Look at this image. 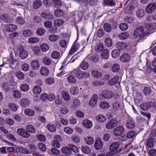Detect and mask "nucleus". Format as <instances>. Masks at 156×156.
I'll return each instance as SVG.
<instances>
[{
	"label": "nucleus",
	"instance_id": "nucleus-1",
	"mask_svg": "<svg viewBox=\"0 0 156 156\" xmlns=\"http://www.w3.org/2000/svg\"><path fill=\"white\" fill-rule=\"evenodd\" d=\"M148 32L145 31L144 28L142 26H140L136 28L135 30L133 35L134 38L139 37L142 38L146 36Z\"/></svg>",
	"mask_w": 156,
	"mask_h": 156
},
{
	"label": "nucleus",
	"instance_id": "nucleus-2",
	"mask_svg": "<svg viewBox=\"0 0 156 156\" xmlns=\"http://www.w3.org/2000/svg\"><path fill=\"white\" fill-rule=\"evenodd\" d=\"M73 72L75 76L79 79H81L83 77H87L90 76L89 73L83 72L79 69H76Z\"/></svg>",
	"mask_w": 156,
	"mask_h": 156
},
{
	"label": "nucleus",
	"instance_id": "nucleus-3",
	"mask_svg": "<svg viewBox=\"0 0 156 156\" xmlns=\"http://www.w3.org/2000/svg\"><path fill=\"white\" fill-rule=\"evenodd\" d=\"M124 131V127L122 126H119L114 129L113 133L115 136H119L123 134Z\"/></svg>",
	"mask_w": 156,
	"mask_h": 156
},
{
	"label": "nucleus",
	"instance_id": "nucleus-4",
	"mask_svg": "<svg viewBox=\"0 0 156 156\" xmlns=\"http://www.w3.org/2000/svg\"><path fill=\"white\" fill-rule=\"evenodd\" d=\"M101 96L105 99H110L113 97L114 95L112 91L107 90L102 92Z\"/></svg>",
	"mask_w": 156,
	"mask_h": 156
},
{
	"label": "nucleus",
	"instance_id": "nucleus-5",
	"mask_svg": "<svg viewBox=\"0 0 156 156\" xmlns=\"http://www.w3.org/2000/svg\"><path fill=\"white\" fill-rule=\"evenodd\" d=\"M135 121L130 117H129L126 120V127L128 129H133L135 126Z\"/></svg>",
	"mask_w": 156,
	"mask_h": 156
},
{
	"label": "nucleus",
	"instance_id": "nucleus-6",
	"mask_svg": "<svg viewBox=\"0 0 156 156\" xmlns=\"http://www.w3.org/2000/svg\"><path fill=\"white\" fill-rule=\"evenodd\" d=\"M19 56L21 59H24L27 57L28 56V52L22 46H19Z\"/></svg>",
	"mask_w": 156,
	"mask_h": 156
},
{
	"label": "nucleus",
	"instance_id": "nucleus-7",
	"mask_svg": "<svg viewBox=\"0 0 156 156\" xmlns=\"http://www.w3.org/2000/svg\"><path fill=\"white\" fill-rule=\"evenodd\" d=\"M118 122L115 119H112L107 122L105 125V127L107 129H111L117 125Z\"/></svg>",
	"mask_w": 156,
	"mask_h": 156
},
{
	"label": "nucleus",
	"instance_id": "nucleus-8",
	"mask_svg": "<svg viewBox=\"0 0 156 156\" xmlns=\"http://www.w3.org/2000/svg\"><path fill=\"white\" fill-rule=\"evenodd\" d=\"M98 100V96L96 94H94L90 100L89 104L91 107H94L97 104Z\"/></svg>",
	"mask_w": 156,
	"mask_h": 156
},
{
	"label": "nucleus",
	"instance_id": "nucleus-9",
	"mask_svg": "<svg viewBox=\"0 0 156 156\" xmlns=\"http://www.w3.org/2000/svg\"><path fill=\"white\" fill-rule=\"evenodd\" d=\"M143 97V95L141 92L136 93L134 98V101L135 103L139 104L142 102Z\"/></svg>",
	"mask_w": 156,
	"mask_h": 156
},
{
	"label": "nucleus",
	"instance_id": "nucleus-10",
	"mask_svg": "<svg viewBox=\"0 0 156 156\" xmlns=\"http://www.w3.org/2000/svg\"><path fill=\"white\" fill-rule=\"evenodd\" d=\"M103 144L100 138H96L94 144V147L96 150H100L102 148Z\"/></svg>",
	"mask_w": 156,
	"mask_h": 156
},
{
	"label": "nucleus",
	"instance_id": "nucleus-11",
	"mask_svg": "<svg viewBox=\"0 0 156 156\" xmlns=\"http://www.w3.org/2000/svg\"><path fill=\"white\" fill-rule=\"evenodd\" d=\"M156 8V5L154 3L149 4L146 7L145 10L147 13H150L153 12Z\"/></svg>",
	"mask_w": 156,
	"mask_h": 156
},
{
	"label": "nucleus",
	"instance_id": "nucleus-12",
	"mask_svg": "<svg viewBox=\"0 0 156 156\" xmlns=\"http://www.w3.org/2000/svg\"><path fill=\"white\" fill-rule=\"evenodd\" d=\"M80 46V45L79 43H76L75 42H74L69 51V55H73L79 49Z\"/></svg>",
	"mask_w": 156,
	"mask_h": 156
},
{
	"label": "nucleus",
	"instance_id": "nucleus-13",
	"mask_svg": "<svg viewBox=\"0 0 156 156\" xmlns=\"http://www.w3.org/2000/svg\"><path fill=\"white\" fill-rule=\"evenodd\" d=\"M84 127L86 129H90L93 126V124L91 121L88 119H84L82 122Z\"/></svg>",
	"mask_w": 156,
	"mask_h": 156
},
{
	"label": "nucleus",
	"instance_id": "nucleus-14",
	"mask_svg": "<svg viewBox=\"0 0 156 156\" xmlns=\"http://www.w3.org/2000/svg\"><path fill=\"white\" fill-rule=\"evenodd\" d=\"M130 58L129 55L127 53L122 54L120 57V61L124 62H127L130 60Z\"/></svg>",
	"mask_w": 156,
	"mask_h": 156
},
{
	"label": "nucleus",
	"instance_id": "nucleus-15",
	"mask_svg": "<svg viewBox=\"0 0 156 156\" xmlns=\"http://www.w3.org/2000/svg\"><path fill=\"white\" fill-rule=\"evenodd\" d=\"M20 104L22 107H27L30 105V102L27 98H23L20 100Z\"/></svg>",
	"mask_w": 156,
	"mask_h": 156
},
{
	"label": "nucleus",
	"instance_id": "nucleus-16",
	"mask_svg": "<svg viewBox=\"0 0 156 156\" xmlns=\"http://www.w3.org/2000/svg\"><path fill=\"white\" fill-rule=\"evenodd\" d=\"M153 103L152 102H146L140 105V108L143 110L149 109Z\"/></svg>",
	"mask_w": 156,
	"mask_h": 156
},
{
	"label": "nucleus",
	"instance_id": "nucleus-17",
	"mask_svg": "<svg viewBox=\"0 0 156 156\" xmlns=\"http://www.w3.org/2000/svg\"><path fill=\"white\" fill-rule=\"evenodd\" d=\"M73 105L71 107L72 109H74L79 108L81 105L80 101L76 98L73 99Z\"/></svg>",
	"mask_w": 156,
	"mask_h": 156
},
{
	"label": "nucleus",
	"instance_id": "nucleus-18",
	"mask_svg": "<svg viewBox=\"0 0 156 156\" xmlns=\"http://www.w3.org/2000/svg\"><path fill=\"white\" fill-rule=\"evenodd\" d=\"M3 62L5 64H8L9 65H13L16 62V60L12 57L4 58L3 60Z\"/></svg>",
	"mask_w": 156,
	"mask_h": 156
},
{
	"label": "nucleus",
	"instance_id": "nucleus-19",
	"mask_svg": "<svg viewBox=\"0 0 156 156\" xmlns=\"http://www.w3.org/2000/svg\"><path fill=\"white\" fill-rule=\"evenodd\" d=\"M116 46L119 51L123 50L126 48L127 44L125 42H119L117 44Z\"/></svg>",
	"mask_w": 156,
	"mask_h": 156
},
{
	"label": "nucleus",
	"instance_id": "nucleus-20",
	"mask_svg": "<svg viewBox=\"0 0 156 156\" xmlns=\"http://www.w3.org/2000/svg\"><path fill=\"white\" fill-rule=\"evenodd\" d=\"M41 16L42 18L48 20H52L54 18L53 16L51 14L44 12L41 13Z\"/></svg>",
	"mask_w": 156,
	"mask_h": 156
},
{
	"label": "nucleus",
	"instance_id": "nucleus-21",
	"mask_svg": "<svg viewBox=\"0 0 156 156\" xmlns=\"http://www.w3.org/2000/svg\"><path fill=\"white\" fill-rule=\"evenodd\" d=\"M31 66L34 70L38 69L40 67V64L38 61L37 60L33 61L31 62Z\"/></svg>",
	"mask_w": 156,
	"mask_h": 156
},
{
	"label": "nucleus",
	"instance_id": "nucleus-22",
	"mask_svg": "<svg viewBox=\"0 0 156 156\" xmlns=\"http://www.w3.org/2000/svg\"><path fill=\"white\" fill-rule=\"evenodd\" d=\"M5 28L7 31L12 32L16 30L17 29V26L14 24L6 25Z\"/></svg>",
	"mask_w": 156,
	"mask_h": 156
},
{
	"label": "nucleus",
	"instance_id": "nucleus-23",
	"mask_svg": "<svg viewBox=\"0 0 156 156\" xmlns=\"http://www.w3.org/2000/svg\"><path fill=\"white\" fill-rule=\"evenodd\" d=\"M145 27L148 30H156V23H146Z\"/></svg>",
	"mask_w": 156,
	"mask_h": 156
},
{
	"label": "nucleus",
	"instance_id": "nucleus-24",
	"mask_svg": "<svg viewBox=\"0 0 156 156\" xmlns=\"http://www.w3.org/2000/svg\"><path fill=\"white\" fill-rule=\"evenodd\" d=\"M89 66V63L83 60L80 64L79 67L83 70H85L87 69Z\"/></svg>",
	"mask_w": 156,
	"mask_h": 156
},
{
	"label": "nucleus",
	"instance_id": "nucleus-25",
	"mask_svg": "<svg viewBox=\"0 0 156 156\" xmlns=\"http://www.w3.org/2000/svg\"><path fill=\"white\" fill-rule=\"evenodd\" d=\"M42 91L41 87L38 86H34L32 89V91L34 94L36 95H38L41 93Z\"/></svg>",
	"mask_w": 156,
	"mask_h": 156
},
{
	"label": "nucleus",
	"instance_id": "nucleus-26",
	"mask_svg": "<svg viewBox=\"0 0 156 156\" xmlns=\"http://www.w3.org/2000/svg\"><path fill=\"white\" fill-rule=\"evenodd\" d=\"M40 73L42 76H47L49 73V71L47 68L42 67L40 69Z\"/></svg>",
	"mask_w": 156,
	"mask_h": 156
},
{
	"label": "nucleus",
	"instance_id": "nucleus-27",
	"mask_svg": "<svg viewBox=\"0 0 156 156\" xmlns=\"http://www.w3.org/2000/svg\"><path fill=\"white\" fill-rule=\"evenodd\" d=\"M100 107L102 109H107L110 107V105L108 102L103 101L100 102Z\"/></svg>",
	"mask_w": 156,
	"mask_h": 156
},
{
	"label": "nucleus",
	"instance_id": "nucleus-28",
	"mask_svg": "<svg viewBox=\"0 0 156 156\" xmlns=\"http://www.w3.org/2000/svg\"><path fill=\"white\" fill-rule=\"evenodd\" d=\"M96 120L101 122H103L105 121L106 118L104 115L102 114H99L96 117Z\"/></svg>",
	"mask_w": 156,
	"mask_h": 156
},
{
	"label": "nucleus",
	"instance_id": "nucleus-29",
	"mask_svg": "<svg viewBox=\"0 0 156 156\" xmlns=\"http://www.w3.org/2000/svg\"><path fill=\"white\" fill-rule=\"evenodd\" d=\"M8 107L10 110L14 112H16L19 108L16 105L13 103H9Z\"/></svg>",
	"mask_w": 156,
	"mask_h": 156
},
{
	"label": "nucleus",
	"instance_id": "nucleus-30",
	"mask_svg": "<svg viewBox=\"0 0 156 156\" xmlns=\"http://www.w3.org/2000/svg\"><path fill=\"white\" fill-rule=\"evenodd\" d=\"M70 94L73 95H77L79 92V89L76 87H73L70 89Z\"/></svg>",
	"mask_w": 156,
	"mask_h": 156
},
{
	"label": "nucleus",
	"instance_id": "nucleus-31",
	"mask_svg": "<svg viewBox=\"0 0 156 156\" xmlns=\"http://www.w3.org/2000/svg\"><path fill=\"white\" fill-rule=\"evenodd\" d=\"M42 3L40 0H36L33 3V6L35 9H37L41 7Z\"/></svg>",
	"mask_w": 156,
	"mask_h": 156
},
{
	"label": "nucleus",
	"instance_id": "nucleus-32",
	"mask_svg": "<svg viewBox=\"0 0 156 156\" xmlns=\"http://www.w3.org/2000/svg\"><path fill=\"white\" fill-rule=\"evenodd\" d=\"M119 147V144L118 143H115L112 144L109 147V150L110 151H114L117 149Z\"/></svg>",
	"mask_w": 156,
	"mask_h": 156
},
{
	"label": "nucleus",
	"instance_id": "nucleus-33",
	"mask_svg": "<svg viewBox=\"0 0 156 156\" xmlns=\"http://www.w3.org/2000/svg\"><path fill=\"white\" fill-rule=\"evenodd\" d=\"M109 51L107 49L104 50L101 54V57L103 59L108 58L109 56Z\"/></svg>",
	"mask_w": 156,
	"mask_h": 156
},
{
	"label": "nucleus",
	"instance_id": "nucleus-34",
	"mask_svg": "<svg viewBox=\"0 0 156 156\" xmlns=\"http://www.w3.org/2000/svg\"><path fill=\"white\" fill-rule=\"evenodd\" d=\"M67 80L69 83L73 84L76 82V79L73 75H68Z\"/></svg>",
	"mask_w": 156,
	"mask_h": 156
},
{
	"label": "nucleus",
	"instance_id": "nucleus-35",
	"mask_svg": "<svg viewBox=\"0 0 156 156\" xmlns=\"http://www.w3.org/2000/svg\"><path fill=\"white\" fill-rule=\"evenodd\" d=\"M91 75L93 77L98 78L101 77L102 73L97 70H93L91 72Z\"/></svg>",
	"mask_w": 156,
	"mask_h": 156
},
{
	"label": "nucleus",
	"instance_id": "nucleus-36",
	"mask_svg": "<svg viewBox=\"0 0 156 156\" xmlns=\"http://www.w3.org/2000/svg\"><path fill=\"white\" fill-rule=\"evenodd\" d=\"M119 77L118 76H116L111 79L108 82V84L110 85L115 84L119 80Z\"/></svg>",
	"mask_w": 156,
	"mask_h": 156
},
{
	"label": "nucleus",
	"instance_id": "nucleus-37",
	"mask_svg": "<svg viewBox=\"0 0 156 156\" xmlns=\"http://www.w3.org/2000/svg\"><path fill=\"white\" fill-rule=\"evenodd\" d=\"M85 141L87 144L90 145L93 144L94 141L93 137L89 136L85 138Z\"/></svg>",
	"mask_w": 156,
	"mask_h": 156
},
{
	"label": "nucleus",
	"instance_id": "nucleus-38",
	"mask_svg": "<svg viewBox=\"0 0 156 156\" xmlns=\"http://www.w3.org/2000/svg\"><path fill=\"white\" fill-rule=\"evenodd\" d=\"M20 90L24 92H26L28 91L30 89L29 85L27 83L22 84L20 86Z\"/></svg>",
	"mask_w": 156,
	"mask_h": 156
},
{
	"label": "nucleus",
	"instance_id": "nucleus-39",
	"mask_svg": "<svg viewBox=\"0 0 156 156\" xmlns=\"http://www.w3.org/2000/svg\"><path fill=\"white\" fill-rule=\"evenodd\" d=\"M21 96L20 91L18 90H13V91L12 96L15 99H19Z\"/></svg>",
	"mask_w": 156,
	"mask_h": 156
},
{
	"label": "nucleus",
	"instance_id": "nucleus-40",
	"mask_svg": "<svg viewBox=\"0 0 156 156\" xmlns=\"http://www.w3.org/2000/svg\"><path fill=\"white\" fill-rule=\"evenodd\" d=\"M61 151L64 154H69L71 153V150L70 147H64L62 148Z\"/></svg>",
	"mask_w": 156,
	"mask_h": 156
},
{
	"label": "nucleus",
	"instance_id": "nucleus-41",
	"mask_svg": "<svg viewBox=\"0 0 156 156\" xmlns=\"http://www.w3.org/2000/svg\"><path fill=\"white\" fill-rule=\"evenodd\" d=\"M129 36V34L127 32H124L119 34V37L121 40H125L128 38Z\"/></svg>",
	"mask_w": 156,
	"mask_h": 156
},
{
	"label": "nucleus",
	"instance_id": "nucleus-42",
	"mask_svg": "<svg viewBox=\"0 0 156 156\" xmlns=\"http://www.w3.org/2000/svg\"><path fill=\"white\" fill-rule=\"evenodd\" d=\"M62 94L63 99L66 101H68L70 100V97L69 94L66 91H63Z\"/></svg>",
	"mask_w": 156,
	"mask_h": 156
},
{
	"label": "nucleus",
	"instance_id": "nucleus-43",
	"mask_svg": "<svg viewBox=\"0 0 156 156\" xmlns=\"http://www.w3.org/2000/svg\"><path fill=\"white\" fill-rule=\"evenodd\" d=\"M0 19L5 23L11 22L10 20L9 19L8 16L6 14H2L0 16Z\"/></svg>",
	"mask_w": 156,
	"mask_h": 156
},
{
	"label": "nucleus",
	"instance_id": "nucleus-44",
	"mask_svg": "<svg viewBox=\"0 0 156 156\" xmlns=\"http://www.w3.org/2000/svg\"><path fill=\"white\" fill-rule=\"evenodd\" d=\"M64 23V20L62 19H58L54 21V24L56 27H59L62 25Z\"/></svg>",
	"mask_w": 156,
	"mask_h": 156
},
{
	"label": "nucleus",
	"instance_id": "nucleus-45",
	"mask_svg": "<svg viewBox=\"0 0 156 156\" xmlns=\"http://www.w3.org/2000/svg\"><path fill=\"white\" fill-rule=\"evenodd\" d=\"M104 3L105 5L111 6H114L115 3L113 0H104Z\"/></svg>",
	"mask_w": 156,
	"mask_h": 156
},
{
	"label": "nucleus",
	"instance_id": "nucleus-46",
	"mask_svg": "<svg viewBox=\"0 0 156 156\" xmlns=\"http://www.w3.org/2000/svg\"><path fill=\"white\" fill-rule=\"evenodd\" d=\"M145 15V12L143 9L138 10L136 12V16L139 18L142 17Z\"/></svg>",
	"mask_w": 156,
	"mask_h": 156
},
{
	"label": "nucleus",
	"instance_id": "nucleus-47",
	"mask_svg": "<svg viewBox=\"0 0 156 156\" xmlns=\"http://www.w3.org/2000/svg\"><path fill=\"white\" fill-rule=\"evenodd\" d=\"M151 88L148 87H144L143 90V92L145 95H149L151 93Z\"/></svg>",
	"mask_w": 156,
	"mask_h": 156
},
{
	"label": "nucleus",
	"instance_id": "nucleus-48",
	"mask_svg": "<svg viewBox=\"0 0 156 156\" xmlns=\"http://www.w3.org/2000/svg\"><path fill=\"white\" fill-rule=\"evenodd\" d=\"M64 14L63 11L59 9H57L54 12V15L57 17H60L62 16Z\"/></svg>",
	"mask_w": 156,
	"mask_h": 156
},
{
	"label": "nucleus",
	"instance_id": "nucleus-49",
	"mask_svg": "<svg viewBox=\"0 0 156 156\" xmlns=\"http://www.w3.org/2000/svg\"><path fill=\"white\" fill-rule=\"evenodd\" d=\"M24 112L26 115L30 116L34 115L35 113L33 110L29 109H26L24 110Z\"/></svg>",
	"mask_w": 156,
	"mask_h": 156
},
{
	"label": "nucleus",
	"instance_id": "nucleus-50",
	"mask_svg": "<svg viewBox=\"0 0 156 156\" xmlns=\"http://www.w3.org/2000/svg\"><path fill=\"white\" fill-rule=\"evenodd\" d=\"M39 41V39L37 37H30L28 39V42L30 44L37 43Z\"/></svg>",
	"mask_w": 156,
	"mask_h": 156
},
{
	"label": "nucleus",
	"instance_id": "nucleus-51",
	"mask_svg": "<svg viewBox=\"0 0 156 156\" xmlns=\"http://www.w3.org/2000/svg\"><path fill=\"white\" fill-rule=\"evenodd\" d=\"M83 152L86 154H88L91 152V150L89 147L87 146H83L81 147Z\"/></svg>",
	"mask_w": 156,
	"mask_h": 156
},
{
	"label": "nucleus",
	"instance_id": "nucleus-52",
	"mask_svg": "<svg viewBox=\"0 0 156 156\" xmlns=\"http://www.w3.org/2000/svg\"><path fill=\"white\" fill-rule=\"evenodd\" d=\"M120 54V51L118 50H113L111 53L112 57L114 58L118 57Z\"/></svg>",
	"mask_w": 156,
	"mask_h": 156
},
{
	"label": "nucleus",
	"instance_id": "nucleus-53",
	"mask_svg": "<svg viewBox=\"0 0 156 156\" xmlns=\"http://www.w3.org/2000/svg\"><path fill=\"white\" fill-rule=\"evenodd\" d=\"M40 47L41 50L44 52H46L49 49V46L46 43L42 44Z\"/></svg>",
	"mask_w": 156,
	"mask_h": 156
},
{
	"label": "nucleus",
	"instance_id": "nucleus-54",
	"mask_svg": "<svg viewBox=\"0 0 156 156\" xmlns=\"http://www.w3.org/2000/svg\"><path fill=\"white\" fill-rule=\"evenodd\" d=\"M52 3L57 7H60L62 4V2L60 0H52Z\"/></svg>",
	"mask_w": 156,
	"mask_h": 156
},
{
	"label": "nucleus",
	"instance_id": "nucleus-55",
	"mask_svg": "<svg viewBox=\"0 0 156 156\" xmlns=\"http://www.w3.org/2000/svg\"><path fill=\"white\" fill-rule=\"evenodd\" d=\"M26 129L27 131L31 133H34L35 132V129L31 125L27 126Z\"/></svg>",
	"mask_w": 156,
	"mask_h": 156
},
{
	"label": "nucleus",
	"instance_id": "nucleus-56",
	"mask_svg": "<svg viewBox=\"0 0 156 156\" xmlns=\"http://www.w3.org/2000/svg\"><path fill=\"white\" fill-rule=\"evenodd\" d=\"M103 44L100 43L97 44L95 48V51L98 52L101 51L103 49Z\"/></svg>",
	"mask_w": 156,
	"mask_h": 156
},
{
	"label": "nucleus",
	"instance_id": "nucleus-57",
	"mask_svg": "<svg viewBox=\"0 0 156 156\" xmlns=\"http://www.w3.org/2000/svg\"><path fill=\"white\" fill-rule=\"evenodd\" d=\"M47 127L48 130L51 132H54L56 130L55 126L52 124H48Z\"/></svg>",
	"mask_w": 156,
	"mask_h": 156
},
{
	"label": "nucleus",
	"instance_id": "nucleus-58",
	"mask_svg": "<svg viewBox=\"0 0 156 156\" xmlns=\"http://www.w3.org/2000/svg\"><path fill=\"white\" fill-rule=\"evenodd\" d=\"M23 34L24 37H28L32 35V32L30 30H26L23 31Z\"/></svg>",
	"mask_w": 156,
	"mask_h": 156
},
{
	"label": "nucleus",
	"instance_id": "nucleus-59",
	"mask_svg": "<svg viewBox=\"0 0 156 156\" xmlns=\"http://www.w3.org/2000/svg\"><path fill=\"white\" fill-rule=\"evenodd\" d=\"M120 69V66L118 64H114L112 68V70L113 73H116Z\"/></svg>",
	"mask_w": 156,
	"mask_h": 156
},
{
	"label": "nucleus",
	"instance_id": "nucleus-60",
	"mask_svg": "<svg viewBox=\"0 0 156 156\" xmlns=\"http://www.w3.org/2000/svg\"><path fill=\"white\" fill-rule=\"evenodd\" d=\"M51 56L53 59H57L60 57V53L57 51H53L51 54Z\"/></svg>",
	"mask_w": 156,
	"mask_h": 156
},
{
	"label": "nucleus",
	"instance_id": "nucleus-61",
	"mask_svg": "<svg viewBox=\"0 0 156 156\" xmlns=\"http://www.w3.org/2000/svg\"><path fill=\"white\" fill-rule=\"evenodd\" d=\"M16 76L17 78L20 80H23L25 78L24 74L21 72H17Z\"/></svg>",
	"mask_w": 156,
	"mask_h": 156
},
{
	"label": "nucleus",
	"instance_id": "nucleus-62",
	"mask_svg": "<svg viewBox=\"0 0 156 156\" xmlns=\"http://www.w3.org/2000/svg\"><path fill=\"white\" fill-rule=\"evenodd\" d=\"M64 130L65 133L68 134H70L73 132V129L69 126L65 127Z\"/></svg>",
	"mask_w": 156,
	"mask_h": 156
},
{
	"label": "nucleus",
	"instance_id": "nucleus-63",
	"mask_svg": "<svg viewBox=\"0 0 156 156\" xmlns=\"http://www.w3.org/2000/svg\"><path fill=\"white\" fill-rule=\"evenodd\" d=\"M58 36L54 34L50 35L49 37V40L51 41L54 42L56 41L58 39Z\"/></svg>",
	"mask_w": 156,
	"mask_h": 156
},
{
	"label": "nucleus",
	"instance_id": "nucleus-64",
	"mask_svg": "<svg viewBox=\"0 0 156 156\" xmlns=\"http://www.w3.org/2000/svg\"><path fill=\"white\" fill-rule=\"evenodd\" d=\"M17 23L20 25H23L25 23L24 19L21 17H18L16 18V20Z\"/></svg>",
	"mask_w": 156,
	"mask_h": 156
}]
</instances>
